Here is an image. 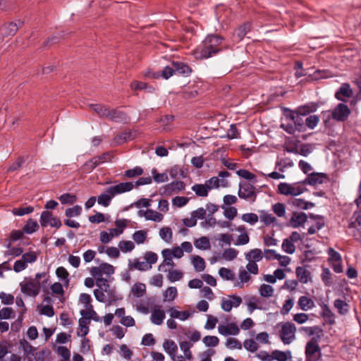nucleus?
I'll use <instances>...</instances> for the list:
<instances>
[{
    "label": "nucleus",
    "mask_w": 361,
    "mask_h": 361,
    "mask_svg": "<svg viewBox=\"0 0 361 361\" xmlns=\"http://www.w3.org/2000/svg\"><path fill=\"white\" fill-rule=\"evenodd\" d=\"M169 312L170 316L172 318L179 319L182 321L186 320L190 316V314L188 311H178L174 308H171Z\"/></svg>",
    "instance_id": "e433bc0d"
},
{
    "label": "nucleus",
    "mask_w": 361,
    "mask_h": 361,
    "mask_svg": "<svg viewBox=\"0 0 361 361\" xmlns=\"http://www.w3.org/2000/svg\"><path fill=\"white\" fill-rule=\"evenodd\" d=\"M322 313L321 316L325 320V322L329 325H333L335 323L334 319V314L331 312L330 308L327 305H324L322 306Z\"/></svg>",
    "instance_id": "4be33fe9"
},
{
    "label": "nucleus",
    "mask_w": 361,
    "mask_h": 361,
    "mask_svg": "<svg viewBox=\"0 0 361 361\" xmlns=\"http://www.w3.org/2000/svg\"><path fill=\"white\" fill-rule=\"evenodd\" d=\"M300 331H304L309 336L319 337V341L323 336V329L319 326H303L300 329Z\"/></svg>",
    "instance_id": "aec40b11"
},
{
    "label": "nucleus",
    "mask_w": 361,
    "mask_h": 361,
    "mask_svg": "<svg viewBox=\"0 0 361 361\" xmlns=\"http://www.w3.org/2000/svg\"><path fill=\"white\" fill-rule=\"evenodd\" d=\"M174 121V116L173 115H165L157 120V122L161 123L164 130L168 131L171 129V126Z\"/></svg>",
    "instance_id": "c85d7f7f"
},
{
    "label": "nucleus",
    "mask_w": 361,
    "mask_h": 361,
    "mask_svg": "<svg viewBox=\"0 0 361 361\" xmlns=\"http://www.w3.org/2000/svg\"><path fill=\"white\" fill-rule=\"evenodd\" d=\"M180 348L183 352L185 357L187 360H192V355L190 351V348L192 347V343L188 341H184L179 343Z\"/></svg>",
    "instance_id": "72a5a7b5"
},
{
    "label": "nucleus",
    "mask_w": 361,
    "mask_h": 361,
    "mask_svg": "<svg viewBox=\"0 0 361 361\" xmlns=\"http://www.w3.org/2000/svg\"><path fill=\"white\" fill-rule=\"evenodd\" d=\"M350 113L351 111L348 105L339 103L331 111V116L338 122H344L348 118Z\"/></svg>",
    "instance_id": "6e6552de"
},
{
    "label": "nucleus",
    "mask_w": 361,
    "mask_h": 361,
    "mask_svg": "<svg viewBox=\"0 0 361 361\" xmlns=\"http://www.w3.org/2000/svg\"><path fill=\"white\" fill-rule=\"evenodd\" d=\"M192 264L197 271H202L205 268V262L204 259L198 255L193 257Z\"/></svg>",
    "instance_id": "8fccbe9b"
},
{
    "label": "nucleus",
    "mask_w": 361,
    "mask_h": 361,
    "mask_svg": "<svg viewBox=\"0 0 361 361\" xmlns=\"http://www.w3.org/2000/svg\"><path fill=\"white\" fill-rule=\"evenodd\" d=\"M80 314L85 317L86 316L90 321V319H92L95 322H99L101 321L100 317L97 314V313L93 310V307L90 309H88L87 310H82L80 311Z\"/></svg>",
    "instance_id": "ea45409f"
},
{
    "label": "nucleus",
    "mask_w": 361,
    "mask_h": 361,
    "mask_svg": "<svg viewBox=\"0 0 361 361\" xmlns=\"http://www.w3.org/2000/svg\"><path fill=\"white\" fill-rule=\"evenodd\" d=\"M330 77V72L328 70H317L312 74L308 75V80H318Z\"/></svg>",
    "instance_id": "7c9ffc66"
},
{
    "label": "nucleus",
    "mask_w": 361,
    "mask_h": 361,
    "mask_svg": "<svg viewBox=\"0 0 361 361\" xmlns=\"http://www.w3.org/2000/svg\"><path fill=\"white\" fill-rule=\"evenodd\" d=\"M318 104L314 102H310L298 108V112L302 116H307L310 113L317 111Z\"/></svg>",
    "instance_id": "b1692460"
},
{
    "label": "nucleus",
    "mask_w": 361,
    "mask_h": 361,
    "mask_svg": "<svg viewBox=\"0 0 361 361\" xmlns=\"http://www.w3.org/2000/svg\"><path fill=\"white\" fill-rule=\"evenodd\" d=\"M138 215L140 216H144L147 220H151L157 222H159L163 219V215L161 213L150 209H148L146 211L140 210L138 212Z\"/></svg>",
    "instance_id": "a211bd4d"
},
{
    "label": "nucleus",
    "mask_w": 361,
    "mask_h": 361,
    "mask_svg": "<svg viewBox=\"0 0 361 361\" xmlns=\"http://www.w3.org/2000/svg\"><path fill=\"white\" fill-rule=\"evenodd\" d=\"M185 184L182 180H173L164 186L163 194L171 195L173 193L179 192L185 189Z\"/></svg>",
    "instance_id": "f8f14e48"
},
{
    "label": "nucleus",
    "mask_w": 361,
    "mask_h": 361,
    "mask_svg": "<svg viewBox=\"0 0 361 361\" xmlns=\"http://www.w3.org/2000/svg\"><path fill=\"white\" fill-rule=\"evenodd\" d=\"M307 215L304 212H293L290 219V225L293 228H298L307 221Z\"/></svg>",
    "instance_id": "f3484780"
},
{
    "label": "nucleus",
    "mask_w": 361,
    "mask_h": 361,
    "mask_svg": "<svg viewBox=\"0 0 361 361\" xmlns=\"http://www.w3.org/2000/svg\"><path fill=\"white\" fill-rule=\"evenodd\" d=\"M56 274L61 280L65 283V284H68L69 274L63 267H58L56 270Z\"/></svg>",
    "instance_id": "de8ad7c7"
},
{
    "label": "nucleus",
    "mask_w": 361,
    "mask_h": 361,
    "mask_svg": "<svg viewBox=\"0 0 361 361\" xmlns=\"http://www.w3.org/2000/svg\"><path fill=\"white\" fill-rule=\"evenodd\" d=\"M171 65L173 66L175 72L185 76L190 75L192 71V68L187 63L181 61H173Z\"/></svg>",
    "instance_id": "6ab92c4d"
},
{
    "label": "nucleus",
    "mask_w": 361,
    "mask_h": 361,
    "mask_svg": "<svg viewBox=\"0 0 361 361\" xmlns=\"http://www.w3.org/2000/svg\"><path fill=\"white\" fill-rule=\"evenodd\" d=\"M194 244L197 248L200 250H207L210 248L209 240L207 237L205 236L201 237L196 240Z\"/></svg>",
    "instance_id": "a19ab883"
},
{
    "label": "nucleus",
    "mask_w": 361,
    "mask_h": 361,
    "mask_svg": "<svg viewBox=\"0 0 361 361\" xmlns=\"http://www.w3.org/2000/svg\"><path fill=\"white\" fill-rule=\"evenodd\" d=\"M131 291L135 297L140 298L146 293V286L144 283H137L133 286Z\"/></svg>",
    "instance_id": "c9c22d12"
},
{
    "label": "nucleus",
    "mask_w": 361,
    "mask_h": 361,
    "mask_svg": "<svg viewBox=\"0 0 361 361\" xmlns=\"http://www.w3.org/2000/svg\"><path fill=\"white\" fill-rule=\"evenodd\" d=\"M224 38L219 35H208L202 44L193 51L196 59L202 60L211 58L223 51Z\"/></svg>",
    "instance_id": "f257e3e1"
},
{
    "label": "nucleus",
    "mask_w": 361,
    "mask_h": 361,
    "mask_svg": "<svg viewBox=\"0 0 361 361\" xmlns=\"http://www.w3.org/2000/svg\"><path fill=\"white\" fill-rule=\"evenodd\" d=\"M90 107L96 112V114L103 118H106L109 107L102 104H91Z\"/></svg>",
    "instance_id": "412c9836"
},
{
    "label": "nucleus",
    "mask_w": 361,
    "mask_h": 361,
    "mask_svg": "<svg viewBox=\"0 0 361 361\" xmlns=\"http://www.w3.org/2000/svg\"><path fill=\"white\" fill-rule=\"evenodd\" d=\"M296 327L294 324L287 322L282 324L279 336L285 345L292 343L295 338Z\"/></svg>",
    "instance_id": "20e7f679"
},
{
    "label": "nucleus",
    "mask_w": 361,
    "mask_h": 361,
    "mask_svg": "<svg viewBox=\"0 0 361 361\" xmlns=\"http://www.w3.org/2000/svg\"><path fill=\"white\" fill-rule=\"evenodd\" d=\"M78 323L79 327L85 329V332L81 334L80 332H78V336L81 337H85V336L89 333L88 324L90 323V321L89 320L87 316L85 317H83L82 316V317L79 319Z\"/></svg>",
    "instance_id": "c03bdc74"
},
{
    "label": "nucleus",
    "mask_w": 361,
    "mask_h": 361,
    "mask_svg": "<svg viewBox=\"0 0 361 361\" xmlns=\"http://www.w3.org/2000/svg\"><path fill=\"white\" fill-rule=\"evenodd\" d=\"M353 90L348 83H343L338 90L335 93V97L341 102H345L346 98H350L353 96Z\"/></svg>",
    "instance_id": "ddd939ff"
},
{
    "label": "nucleus",
    "mask_w": 361,
    "mask_h": 361,
    "mask_svg": "<svg viewBox=\"0 0 361 361\" xmlns=\"http://www.w3.org/2000/svg\"><path fill=\"white\" fill-rule=\"evenodd\" d=\"M39 228L38 223L36 220L29 219L23 227V232L27 234L35 233Z\"/></svg>",
    "instance_id": "2f4dec72"
},
{
    "label": "nucleus",
    "mask_w": 361,
    "mask_h": 361,
    "mask_svg": "<svg viewBox=\"0 0 361 361\" xmlns=\"http://www.w3.org/2000/svg\"><path fill=\"white\" fill-rule=\"evenodd\" d=\"M319 337H312L305 348V361L322 360V350L319 345Z\"/></svg>",
    "instance_id": "7ed1b4c3"
},
{
    "label": "nucleus",
    "mask_w": 361,
    "mask_h": 361,
    "mask_svg": "<svg viewBox=\"0 0 361 361\" xmlns=\"http://www.w3.org/2000/svg\"><path fill=\"white\" fill-rule=\"evenodd\" d=\"M165 317V312L163 310L157 309L152 312L150 320L154 324L160 325L163 323Z\"/></svg>",
    "instance_id": "a878e982"
},
{
    "label": "nucleus",
    "mask_w": 361,
    "mask_h": 361,
    "mask_svg": "<svg viewBox=\"0 0 361 361\" xmlns=\"http://www.w3.org/2000/svg\"><path fill=\"white\" fill-rule=\"evenodd\" d=\"M82 212V207L79 205H75L73 207L66 209L65 214L67 217L78 216Z\"/></svg>",
    "instance_id": "052dcab7"
},
{
    "label": "nucleus",
    "mask_w": 361,
    "mask_h": 361,
    "mask_svg": "<svg viewBox=\"0 0 361 361\" xmlns=\"http://www.w3.org/2000/svg\"><path fill=\"white\" fill-rule=\"evenodd\" d=\"M319 121V117L317 115H310L306 118L305 125L306 128L314 129Z\"/></svg>",
    "instance_id": "49530a36"
},
{
    "label": "nucleus",
    "mask_w": 361,
    "mask_h": 361,
    "mask_svg": "<svg viewBox=\"0 0 361 361\" xmlns=\"http://www.w3.org/2000/svg\"><path fill=\"white\" fill-rule=\"evenodd\" d=\"M302 116H303L298 113V115H295V118L293 121L295 128L299 132H305L306 130V126L305 125Z\"/></svg>",
    "instance_id": "09e8293b"
},
{
    "label": "nucleus",
    "mask_w": 361,
    "mask_h": 361,
    "mask_svg": "<svg viewBox=\"0 0 361 361\" xmlns=\"http://www.w3.org/2000/svg\"><path fill=\"white\" fill-rule=\"evenodd\" d=\"M282 249L288 254H293L295 250V246L293 243L288 238L283 240L282 243Z\"/></svg>",
    "instance_id": "e2e57ef3"
},
{
    "label": "nucleus",
    "mask_w": 361,
    "mask_h": 361,
    "mask_svg": "<svg viewBox=\"0 0 361 361\" xmlns=\"http://www.w3.org/2000/svg\"><path fill=\"white\" fill-rule=\"evenodd\" d=\"M334 307L340 314H345L348 312V305L343 300L336 299L334 301Z\"/></svg>",
    "instance_id": "58836bf2"
},
{
    "label": "nucleus",
    "mask_w": 361,
    "mask_h": 361,
    "mask_svg": "<svg viewBox=\"0 0 361 361\" xmlns=\"http://www.w3.org/2000/svg\"><path fill=\"white\" fill-rule=\"evenodd\" d=\"M242 220L251 225H255L259 219L258 216L255 213H247L242 215Z\"/></svg>",
    "instance_id": "0e129e2a"
},
{
    "label": "nucleus",
    "mask_w": 361,
    "mask_h": 361,
    "mask_svg": "<svg viewBox=\"0 0 361 361\" xmlns=\"http://www.w3.org/2000/svg\"><path fill=\"white\" fill-rule=\"evenodd\" d=\"M295 274L299 281L302 283H307L311 279L310 272L302 267H298L296 268Z\"/></svg>",
    "instance_id": "5701e85b"
},
{
    "label": "nucleus",
    "mask_w": 361,
    "mask_h": 361,
    "mask_svg": "<svg viewBox=\"0 0 361 361\" xmlns=\"http://www.w3.org/2000/svg\"><path fill=\"white\" fill-rule=\"evenodd\" d=\"M274 292V288L269 284L263 283L259 288V295L263 298H270L273 296Z\"/></svg>",
    "instance_id": "f704fd0d"
},
{
    "label": "nucleus",
    "mask_w": 361,
    "mask_h": 361,
    "mask_svg": "<svg viewBox=\"0 0 361 361\" xmlns=\"http://www.w3.org/2000/svg\"><path fill=\"white\" fill-rule=\"evenodd\" d=\"M273 360L277 361H287L291 359V352L290 350L281 351L279 350H275L272 351Z\"/></svg>",
    "instance_id": "cd10ccee"
},
{
    "label": "nucleus",
    "mask_w": 361,
    "mask_h": 361,
    "mask_svg": "<svg viewBox=\"0 0 361 361\" xmlns=\"http://www.w3.org/2000/svg\"><path fill=\"white\" fill-rule=\"evenodd\" d=\"M59 200H60L61 203L63 204H73L77 200V197L75 195H72L70 193H64L61 195Z\"/></svg>",
    "instance_id": "603ef678"
},
{
    "label": "nucleus",
    "mask_w": 361,
    "mask_h": 361,
    "mask_svg": "<svg viewBox=\"0 0 361 361\" xmlns=\"http://www.w3.org/2000/svg\"><path fill=\"white\" fill-rule=\"evenodd\" d=\"M98 166V162H97V160L93 157L89 161H86L80 167V170L83 173H90Z\"/></svg>",
    "instance_id": "c756f323"
},
{
    "label": "nucleus",
    "mask_w": 361,
    "mask_h": 361,
    "mask_svg": "<svg viewBox=\"0 0 361 361\" xmlns=\"http://www.w3.org/2000/svg\"><path fill=\"white\" fill-rule=\"evenodd\" d=\"M202 341L207 347H215L219 344V339L216 336H206Z\"/></svg>",
    "instance_id": "4d7b16f0"
},
{
    "label": "nucleus",
    "mask_w": 361,
    "mask_h": 361,
    "mask_svg": "<svg viewBox=\"0 0 361 361\" xmlns=\"http://www.w3.org/2000/svg\"><path fill=\"white\" fill-rule=\"evenodd\" d=\"M53 217L51 212L43 211L40 215L39 222L42 227H47Z\"/></svg>",
    "instance_id": "79ce46f5"
},
{
    "label": "nucleus",
    "mask_w": 361,
    "mask_h": 361,
    "mask_svg": "<svg viewBox=\"0 0 361 361\" xmlns=\"http://www.w3.org/2000/svg\"><path fill=\"white\" fill-rule=\"evenodd\" d=\"M238 254V252L235 249L229 247L224 251L222 257L227 261H231L237 257Z\"/></svg>",
    "instance_id": "13d9d810"
},
{
    "label": "nucleus",
    "mask_w": 361,
    "mask_h": 361,
    "mask_svg": "<svg viewBox=\"0 0 361 361\" xmlns=\"http://www.w3.org/2000/svg\"><path fill=\"white\" fill-rule=\"evenodd\" d=\"M111 121L119 123L125 121L127 119L126 114L118 108L109 109L107 118Z\"/></svg>",
    "instance_id": "dca6fc26"
},
{
    "label": "nucleus",
    "mask_w": 361,
    "mask_h": 361,
    "mask_svg": "<svg viewBox=\"0 0 361 361\" xmlns=\"http://www.w3.org/2000/svg\"><path fill=\"white\" fill-rule=\"evenodd\" d=\"M143 173V169L140 166H135L133 169L126 170L124 176L127 178H134Z\"/></svg>",
    "instance_id": "338daca9"
},
{
    "label": "nucleus",
    "mask_w": 361,
    "mask_h": 361,
    "mask_svg": "<svg viewBox=\"0 0 361 361\" xmlns=\"http://www.w3.org/2000/svg\"><path fill=\"white\" fill-rule=\"evenodd\" d=\"M16 6V1L14 0H1L0 9L4 11L13 10Z\"/></svg>",
    "instance_id": "69168bd1"
},
{
    "label": "nucleus",
    "mask_w": 361,
    "mask_h": 361,
    "mask_svg": "<svg viewBox=\"0 0 361 361\" xmlns=\"http://www.w3.org/2000/svg\"><path fill=\"white\" fill-rule=\"evenodd\" d=\"M118 247L123 252H131L135 248L134 243L130 240H121Z\"/></svg>",
    "instance_id": "3c124183"
},
{
    "label": "nucleus",
    "mask_w": 361,
    "mask_h": 361,
    "mask_svg": "<svg viewBox=\"0 0 361 361\" xmlns=\"http://www.w3.org/2000/svg\"><path fill=\"white\" fill-rule=\"evenodd\" d=\"M260 219L261 221L266 225L269 226L271 224H274L276 219L271 214H269L267 212L262 211L260 214Z\"/></svg>",
    "instance_id": "a18cd8bd"
},
{
    "label": "nucleus",
    "mask_w": 361,
    "mask_h": 361,
    "mask_svg": "<svg viewBox=\"0 0 361 361\" xmlns=\"http://www.w3.org/2000/svg\"><path fill=\"white\" fill-rule=\"evenodd\" d=\"M163 348L171 358L175 357L178 350V346L173 341L166 340L163 343Z\"/></svg>",
    "instance_id": "bb28decb"
},
{
    "label": "nucleus",
    "mask_w": 361,
    "mask_h": 361,
    "mask_svg": "<svg viewBox=\"0 0 361 361\" xmlns=\"http://www.w3.org/2000/svg\"><path fill=\"white\" fill-rule=\"evenodd\" d=\"M34 212V207L32 206H27L25 207L14 208L12 211L13 214L16 216H22L25 214H30Z\"/></svg>",
    "instance_id": "864d4df0"
},
{
    "label": "nucleus",
    "mask_w": 361,
    "mask_h": 361,
    "mask_svg": "<svg viewBox=\"0 0 361 361\" xmlns=\"http://www.w3.org/2000/svg\"><path fill=\"white\" fill-rule=\"evenodd\" d=\"M20 289L23 293L28 296L35 297L40 292L41 285L39 281L30 279L27 281L20 283Z\"/></svg>",
    "instance_id": "423d86ee"
},
{
    "label": "nucleus",
    "mask_w": 361,
    "mask_h": 361,
    "mask_svg": "<svg viewBox=\"0 0 361 361\" xmlns=\"http://www.w3.org/2000/svg\"><path fill=\"white\" fill-rule=\"evenodd\" d=\"M305 188L297 185V183H281L278 185L279 193L284 195L298 196L302 194Z\"/></svg>",
    "instance_id": "0eeeda50"
},
{
    "label": "nucleus",
    "mask_w": 361,
    "mask_h": 361,
    "mask_svg": "<svg viewBox=\"0 0 361 361\" xmlns=\"http://www.w3.org/2000/svg\"><path fill=\"white\" fill-rule=\"evenodd\" d=\"M298 303L299 307L303 311L311 310L314 307V301L307 296H300Z\"/></svg>",
    "instance_id": "393cba45"
},
{
    "label": "nucleus",
    "mask_w": 361,
    "mask_h": 361,
    "mask_svg": "<svg viewBox=\"0 0 361 361\" xmlns=\"http://www.w3.org/2000/svg\"><path fill=\"white\" fill-rule=\"evenodd\" d=\"M244 348L249 352L254 353L258 350L259 345L253 339H246L243 342Z\"/></svg>",
    "instance_id": "bf43d9fd"
},
{
    "label": "nucleus",
    "mask_w": 361,
    "mask_h": 361,
    "mask_svg": "<svg viewBox=\"0 0 361 361\" xmlns=\"http://www.w3.org/2000/svg\"><path fill=\"white\" fill-rule=\"evenodd\" d=\"M246 305L250 313L253 312L255 310H269V305H267L266 301L256 296L250 297L246 302Z\"/></svg>",
    "instance_id": "9d476101"
},
{
    "label": "nucleus",
    "mask_w": 361,
    "mask_h": 361,
    "mask_svg": "<svg viewBox=\"0 0 361 361\" xmlns=\"http://www.w3.org/2000/svg\"><path fill=\"white\" fill-rule=\"evenodd\" d=\"M134 185L131 182L121 183L116 185L109 187L106 191L97 197V202L103 207H108L111 199L116 195L129 192L133 189Z\"/></svg>",
    "instance_id": "f03ea898"
},
{
    "label": "nucleus",
    "mask_w": 361,
    "mask_h": 361,
    "mask_svg": "<svg viewBox=\"0 0 361 361\" xmlns=\"http://www.w3.org/2000/svg\"><path fill=\"white\" fill-rule=\"evenodd\" d=\"M94 157L97 160V162H98V165H100L105 162L111 161V159L113 158V152H104L101 155L94 156Z\"/></svg>",
    "instance_id": "5fc2aeb1"
},
{
    "label": "nucleus",
    "mask_w": 361,
    "mask_h": 361,
    "mask_svg": "<svg viewBox=\"0 0 361 361\" xmlns=\"http://www.w3.org/2000/svg\"><path fill=\"white\" fill-rule=\"evenodd\" d=\"M327 253L329 255V263L331 262H341L342 259L341 254L334 248L329 247L327 250Z\"/></svg>",
    "instance_id": "680f3d73"
},
{
    "label": "nucleus",
    "mask_w": 361,
    "mask_h": 361,
    "mask_svg": "<svg viewBox=\"0 0 361 361\" xmlns=\"http://www.w3.org/2000/svg\"><path fill=\"white\" fill-rule=\"evenodd\" d=\"M218 331L221 335H238L240 333L238 326L235 323H229L228 324H220L218 326Z\"/></svg>",
    "instance_id": "4468645a"
},
{
    "label": "nucleus",
    "mask_w": 361,
    "mask_h": 361,
    "mask_svg": "<svg viewBox=\"0 0 361 361\" xmlns=\"http://www.w3.org/2000/svg\"><path fill=\"white\" fill-rule=\"evenodd\" d=\"M325 180H328V176L326 173L313 172L308 174L307 178L304 180L300 182V183L316 185L317 184H322Z\"/></svg>",
    "instance_id": "9b49d317"
},
{
    "label": "nucleus",
    "mask_w": 361,
    "mask_h": 361,
    "mask_svg": "<svg viewBox=\"0 0 361 361\" xmlns=\"http://www.w3.org/2000/svg\"><path fill=\"white\" fill-rule=\"evenodd\" d=\"M147 238V232L143 230H139L135 231L133 234V239L136 242L137 244H142L145 243Z\"/></svg>",
    "instance_id": "6e6d98bb"
},
{
    "label": "nucleus",
    "mask_w": 361,
    "mask_h": 361,
    "mask_svg": "<svg viewBox=\"0 0 361 361\" xmlns=\"http://www.w3.org/2000/svg\"><path fill=\"white\" fill-rule=\"evenodd\" d=\"M251 30V24L245 23L240 25L236 30V35L240 40H242L247 32Z\"/></svg>",
    "instance_id": "37998d69"
},
{
    "label": "nucleus",
    "mask_w": 361,
    "mask_h": 361,
    "mask_svg": "<svg viewBox=\"0 0 361 361\" xmlns=\"http://www.w3.org/2000/svg\"><path fill=\"white\" fill-rule=\"evenodd\" d=\"M160 237L166 242L171 241L172 238V231L169 227H163L159 231Z\"/></svg>",
    "instance_id": "774afa93"
},
{
    "label": "nucleus",
    "mask_w": 361,
    "mask_h": 361,
    "mask_svg": "<svg viewBox=\"0 0 361 361\" xmlns=\"http://www.w3.org/2000/svg\"><path fill=\"white\" fill-rule=\"evenodd\" d=\"M349 229L354 238L361 242V215L357 214L355 217V220L350 223Z\"/></svg>",
    "instance_id": "2eb2a0df"
},
{
    "label": "nucleus",
    "mask_w": 361,
    "mask_h": 361,
    "mask_svg": "<svg viewBox=\"0 0 361 361\" xmlns=\"http://www.w3.org/2000/svg\"><path fill=\"white\" fill-rule=\"evenodd\" d=\"M255 189V187L248 182L240 183L238 192V197L240 199L251 200L252 202H255L257 198Z\"/></svg>",
    "instance_id": "39448f33"
},
{
    "label": "nucleus",
    "mask_w": 361,
    "mask_h": 361,
    "mask_svg": "<svg viewBox=\"0 0 361 361\" xmlns=\"http://www.w3.org/2000/svg\"><path fill=\"white\" fill-rule=\"evenodd\" d=\"M23 24V23L20 20H19L18 23H6L0 27V35L2 37H13L16 35Z\"/></svg>",
    "instance_id": "1a4fd4ad"
},
{
    "label": "nucleus",
    "mask_w": 361,
    "mask_h": 361,
    "mask_svg": "<svg viewBox=\"0 0 361 361\" xmlns=\"http://www.w3.org/2000/svg\"><path fill=\"white\" fill-rule=\"evenodd\" d=\"M192 190L198 197H207L209 193V191L204 184H195L192 186Z\"/></svg>",
    "instance_id": "4c0bfd02"
},
{
    "label": "nucleus",
    "mask_w": 361,
    "mask_h": 361,
    "mask_svg": "<svg viewBox=\"0 0 361 361\" xmlns=\"http://www.w3.org/2000/svg\"><path fill=\"white\" fill-rule=\"evenodd\" d=\"M245 257L248 261L259 262L263 257L262 252L258 248L252 249L246 255Z\"/></svg>",
    "instance_id": "473e14b6"
}]
</instances>
